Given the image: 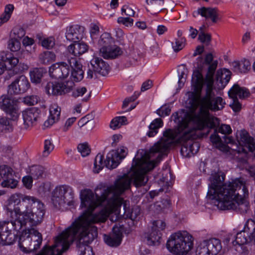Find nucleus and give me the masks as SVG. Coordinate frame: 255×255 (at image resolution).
<instances>
[{
  "mask_svg": "<svg viewBox=\"0 0 255 255\" xmlns=\"http://www.w3.org/2000/svg\"><path fill=\"white\" fill-rule=\"evenodd\" d=\"M131 168L133 170L132 177L124 174L119 178L114 186L107 188L101 196L95 195L89 189H85L81 192V206L87 208L86 211L75 221L69 227L68 230L72 229V233L68 237V242H72L75 234L79 231L89 230L86 235L91 241L98 236L97 228L92 224L105 222L108 217L112 222H116L123 216L125 218L133 220V212H130L129 202L124 200L120 195L126 190L130 188L132 180L134 183V173L137 169L135 159L133 160Z\"/></svg>",
  "mask_w": 255,
  "mask_h": 255,
  "instance_id": "obj_1",
  "label": "nucleus"
},
{
  "mask_svg": "<svg viewBox=\"0 0 255 255\" xmlns=\"http://www.w3.org/2000/svg\"><path fill=\"white\" fill-rule=\"evenodd\" d=\"M197 60L198 70L194 72L192 75L194 92L190 103L193 110L199 106L200 109L197 115L191 117L190 120H193L196 127L203 129L206 126L214 128L218 124V119L210 118L209 110H221L226 104L222 98L216 97L213 91V77L218 61L213 60V56L211 53L206 54L204 59L198 57Z\"/></svg>",
  "mask_w": 255,
  "mask_h": 255,
  "instance_id": "obj_2",
  "label": "nucleus"
},
{
  "mask_svg": "<svg viewBox=\"0 0 255 255\" xmlns=\"http://www.w3.org/2000/svg\"><path fill=\"white\" fill-rule=\"evenodd\" d=\"M195 111L192 108L191 112L186 114L184 118L181 117L178 112L173 113L171 118L175 123H178L177 130L166 129L163 132V137L150 148L148 153L140 158H134L135 165L137 166L134 173V183L135 186H144L146 184L148 180L147 172L153 169L160 161L163 153L169 149L173 140L176 137L181 134L182 139L197 137V135L194 132L195 129L203 128L196 127L193 120H189L191 117L197 115Z\"/></svg>",
  "mask_w": 255,
  "mask_h": 255,
  "instance_id": "obj_3",
  "label": "nucleus"
},
{
  "mask_svg": "<svg viewBox=\"0 0 255 255\" xmlns=\"http://www.w3.org/2000/svg\"><path fill=\"white\" fill-rule=\"evenodd\" d=\"M73 229L68 230V228L62 232L55 240V243L51 247H44L41 252L36 255H61L62 254L68 249L70 245L73 241L78 239L79 241L77 243V247L80 252V255H94L92 249L89 246L83 244V242L90 243L95 238L91 241H89V238L86 235L89 233V230L86 229L85 231H78L74 236L72 242H68V237L72 234Z\"/></svg>",
  "mask_w": 255,
  "mask_h": 255,
  "instance_id": "obj_4",
  "label": "nucleus"
},
{
  "mask_svg": "<svg viewBox=\"0 0 255 255\" xmlns=\"http://www.w3.org/2000/svg\"><path fill=\"white\" fill-rule=\"evenodd\" d=\"M247 193L248 188L245 181L242 178H237L223 184L216 192V197L211 199L219 209L225 210L228 205L239 196H242V193L245 195Z\"/></svg>",
  "mask_w": 255,
  "mask_h": 255,
  "instance_id": "obj_5",
  "label": "nucleus"
},
{
  "mask_svg": "<svg viewBox=\"0 0 255 255\" xmlns=\"http://www.w3.org/2000/svg\"><path fill=\"white\" fill-rule=\"evenodd\" d=\"M193 246V237L185 231L172 234L166 243L167 249L175 255H186Z\"/></svg>",
  "mask_w": 255,
  "mask_h": 255,
  "instance_id": "obj_6",
  "label": "nucleus"
},
{
  "mask_svg": "<svg viewBox=\"0 0 255 255\" xmlns=\"http://www.w3.org/2000/svg\"><path fill=\"white\" fill-rule=\"evenodd\" d=\"M33 197L25 196L20 193L11 195L6 202V214L9 218L19 221V217L27 213V209Z\"/></svg>",
  "mask_w": 255,
  "mask_h": 255,
  "instance_id": "obj_7",
  "label": "nucleus"
},
{
  "mask_svg": "<svg viewBox=\"0 0 255 255\" xmlns=\"http://www.w3.org/2000/svg\"><path fill=\"white\" fill-rule=\"evenodd\" d=\"M127 153L128 149L125 147H122L117 150H112L107 154L104 162L103 161L104 155L101 153L98 154L94 161V172L99 173L105 165L110 169L116 168L126 156Z\"/></svg>",
  "mask_w": 255,
  "mask_h": 255,
  "instance_id": "obj_8",
  "label": "nucleus"
},
{
  "mask_svg": "<svg viewBox=\"0 0 255 255\" xmlns=\"http://www.w3.org/2000/svg\"><path fill=\"white\" fill-rule=\"evenodd\" d=\"M27 213L19 217L18 222L21 228L27 223L30 226H36L43 221L45 214L44 204L39 200L33 197L27 209Z\"/></svg>",
  "mask_w": 255,
  "mask_h": 255,
  "instance_id": "obj_9",
  "label": "nucleus"
},
{
  "mask_svg": "<svg viewBox=\"0 0 255 255\" xmlns=\"http://www.w3.org/2000/svg\"><path fill=\"white\" fill-rule=\"evenodd\" d=\"M219 123L214 128L215 129L214 133L210 136V139L213 144L216 145V147L221 151L228 153L230 152L232 147L228 146L227 144H230L232 145L235 144V141L233 138L228 136L232 132L231 127L228 125H222L218 128H216ZM207 128L206 135L209 132L210 127L206 126L204 128Z\"/></svg>",
  "mask_w": 255,
  "mask_h": 255,
  "instance_id": "obj_10",
  "label": "nucleus"
},
{
  "mask_svg": "<svg viewBox=\"0 0 255 255\" xmlns=\"http://www.w3.org/2000/svg\"><path fill=\"white\" fill-rule=\"evenodd\" d=\"M18 221L9 218L8 220L0 221V244L3 246L13 243L17 232L21 229Z\"/></svg>",
  "mask_w": 255,
  "mask_h": 255,
  "instance_id": "obj_11",
  "label": "nucleus"
},
{
  "mask_svg": "<svg viewBox=\"0 0 255 255\" xmlns=\"http://www.w3.org/2000/svg\"><path fill=\"white\" fill-rule=\"evenodd\" d=\"M74 193L72 188L67 185L56 187L53 192L52 200L54 206L60 208L66 204L69 206L74 205Z\"/></svg>",
  "mask_w": 255,
  "mask_h": 255,
  "instance_id": "obj_12",
  "label": "nucleus"
},
{
  "mask_svg": "<svg viewBox=\"0 0 255 255\" xmlns=\"http://www.w3.org/2000/svg\"><path fill=\"white\" fill-rule=\"evenodd\" d=\"M236 137L241 148L238 147V149H233L237 150L238 152H243L247 153L248 151L253 152L255 150V140L251 136L249 133L245 129H241L237 132ZM238 148V147H237Z\"/></svg>",
  "mask_w": 255,
  "mask_h": 255,
  "instance_id": "obj_13",
  "label": "nucleus"
},
{
  "mask_svg": "<svg viewBox=\"0 0 255 255\" xmlns=\"http://www.w3.org/2000/svg\"><path fill=\"white\" fill-rule=\"evenodd\" d=\"M30 86L27 78L24 75L15 77L13 81L8 86V93L10 95H17L27 91Z\"/></svg>",
  "mask_w": 255,
  "mask_h": 255,
  "instance_id": "obj_14",
  "label": "nucleus"
},
{
  "mask_svg": "<svg viewBox=\"0 0 255 255\" xmlns=\"http://www.w3.org/2000/svg\"><path fill=\"white\" fill-rule=\"evenodd\" d=\"M0 178L3 179L1 185L3 187L14 188L18 181L14 179L13 170L6 165H0Z\"/></svg>",
  "mask_w": 255,
  "mask_h": 255,
  "instance_id": "obj_15",
  "label": "nucleus"
},
{
  "mask_svg": "<svg viewBox=\"0 0 255 255\" xmlns=\"http://www.w3.org/2000/svg\"><path fill=\"white\" fill-rule=\"evenodd\" d=\"M249 191L245 195L242 193V196H239L234 202L228 205L226 210H233L241 214L247 213L250 209V203L247 199Z\"/></svg>",
  "mask_w": 255,
  "mask_h": 255,
  "instance_id": "obj_16",
  "label": "nucleus"
},
{
  "mask_svg": "<svg viewBox=\"0 0 255 255\" xmlns=\"http://www.w3.org/2000/svg\"><path fill=\"white\" fill-rule=\"evenodd\" d=\"M0 108L9 115L12 119H16L19 115L17 104L13 100L2 96L0 97Z\"/></svg>",
  "mask_w": 255,
  "mask_h": 255,
  "instance_id": "obj_17",
  "label": "nucleus"
},
{
  "mask_svg": "<svg viewBox=\"0 0 255 255\" xmlns=\"http://www.w3.org/2000/svg\"><path fill=\"white\" fill-rule=\"evenodd\" d=\"M67 61L72 69L70 78L75 82H79L84 78V71L82 65L79 63L75 57H67Z\"/></svg>",
  "mask_w": 255,
  "mask_h": 255,
  "instance_id": "obj_18",
  "label": "nucleus"
},
{
  "mask_svg": "<svg viewBox=\"0 0 255 255\" xmlns=\"http://www.w3.org/2000/svg\"><path fill=\"white\" fill-rule=\"evenodd\" d=\"M123 238V232L118 227L113 228L112 232L109 235H104V240L106 244L112 247L119 246Z\"/></svg>",
  "mask_w": 255,
  "mask_h": 255,
  "instance_id": "obj_19",
  "label": "nucleus"
},
{
  "mask_svg": "<svg viewBox=\"0 0 255 255\" xmlns=\"http://www.w3.org/2000/svg\"><path fill=\"white\" fill-rule=\"evenodd\" d=\"M24 124L27 127L35 125L40 118L39 110L34 108L26 109L22 113Z\"/></svg>",
  "mask_w": 255,
  "mask_h": 255,
  "instance_id": "obj_20",
  "label": "nucleus"
},
{
  "mask_svg": "<svg viewBox=\"0 0 255 255\" xmlns=\"http://www.w3.org/2000/svg\"><path fill=\"white\" fill-rule=\"evenodd\" d=\"M195 13L201 15L206 19H210L213 23H216L219 18L218 10L216 7L203 6L198 8L197 11L194 12V16Z\"/></svg>",
  "mask_w": 255,
  "mask_h": 255,
  "instance_id": "obj_21",
  "label": "nucleus"
},
{
  "mask_svg": "<svg viewBox=\"0 0 255 255\" xmlns=\"http://www.w3.org/2000/svg\"><path fill=\"white\" fill-rule=\"evenodd\" d=\"M27 232L22 233L19 238L18 243L20 250L25 254H29L35 251V247L32 245V241L29 236H28Z\"/></svg>",
  "mask_w": 255,
  "mask_h": 255,
  "instance_id": "obj_22",
  "label": "nucleus"
},
{
  "mask_svg": "<svg viewBox=\"0 0 255 255\" xmlns=\"http://www.w3.org/2000/svg\"><path fill=\"white\" fill-rule=\"evenodd\" d=\"M84 27L79 25L71 26L66 33V39L73 43L79 42L83 36Z\"/></svg>",
  "mask_w": 255,
  "mask_h": 255,
  "instance_id": "obj_23",
  "label": "nucleus"
},
{
  "mask_svg": "<svg viewBox=\"0 0 255 255\" xmlns=\"http://www.w3.org/2000/svg\"><path fill=\"white\" fill-rule=\"evenodd\" d=\"M90 63L96 69V72L102 76H106L110 71L109 65L100 58L94 57Z\"/></svg>",
  "mask_w": 255,
  "mask_h": 255,
  "instance_id": "obj_24",
  "label": "nucleus"
},
{
  "mask_svg": "<svg viewBox=\"0 0 255 255\" xmlns=\"http://www.w3.org/2000/svg\"><path fill=\"white\" fill-rule=\"evenodd\" d=\"M49 113L50 116L48 119L44 123V126L47 128L53 125L59 120L61 108L57 104H52L50 107Z\"/></svg>",
  "mask_w": 255,
  "mask_h": 255,
  "instance_id": "obj_25",
  "label": "nucleus"
},
{
  "mask_svg": "<svg viewBox=\"0 0 255 255\" xmlns=\"http://www.w3.org/2000/svg\"><path fill=\"white\" fill-rule=\"evenodd\" d=\"M88 50V46L84 42H75L70 45L67 50L69 54L77 57L85 53Z\"/></svg>",
  "mask_w": 255,
  "mask_h": 255,
  "instance_id": "obj_26",
  "label": "nucleus"
},
{
  "mask_svg": "<svg viewBox=\"0 0 255 255\" xmlns=\"http://www.w3.org/2000/svg\"><path fill=\"white\" fill-rule=\"evenodd\" d=\"M222 179L223 180H221L220 176L217 174L212 177L211 183L207 193V196L209 198L214 199L216 197V192L223 185L222 181L224 180V178L222 177Z\"/></svg>",
  "mask_w": 255,
  "mask_h": 255,
  "instance_id": "obj_27",
  "label": "nucleus"
},
{
  "mask_svg": "<svg viewBox=\"0 0 255 255\" xmlns=\"http://www.w3.org/2000/svg\"><path fill=\"white\" fill-rule=\"evenodd\" d=\"M202 129H195V131L194 132L197 135V137L196 138L190 137L187 139H182L181 134L177 137H176V139H177L180 142H181L182 141H185V140H187L190 147V148H191V150L192 153V154H193V155H194L195 154H196L200 148V146L198 142H194L193 141V140L197 139L198 138H200L202 136V135H201L200 133V130Z\"/></svg>",
  "mask_w": 255,
  "mask_h": 255,
  "instance_id": "obj_28",
  "label": "nucleus"
},
{
  "mask_svg": "<svg viewBox=\"0 0 255 255\" xmlns=\"http://www.w3.org/2000/svg\"><path fill=\"white\" fill-rule=\"evenodd\" d=\"M228 95L232 99H237V97L243 99L248 97L249 92L247 89L240 87L238 85L235 84L229 91Z\"/></svg>",
  "mask_w": 255,
  "mask_h": 255,
  "instance_id": "obj_29",
  "label": "nucleus"
},
{
  "mask_svg": "<svg viewBox=\"0 0 255 255\" xmlns=\"http://www.w3.org/2000/svg\"><path fill=\"white\" fill-rule=\"evenodd\" d=\"M113 42V39L110 33L108 32L103 33L98 41L100 53L106 51V49H109Z\"/></svg>",
  "mask_w": 255,
  "mask_h": 255,
  "instance_id": "obj_30",
  "label": "nucleus"
},
{
  "mask_svg": "<svg viewBox=\"0 0 255 255\" xmlns=\"http://www.w3.org/2000/svg\"><path fill=\"white\" fill-rule=\"evenodd\" d=\"M212 255H217L222 250L221 242L216 238L211 239L204 243Z\"/></svg>",
  "mask_w": 255,
  "mask_h": 255,
  "instance_id": "obj_31",
  "label": "nucleus"
},
{
  "mask_svg": "<svg viewBox=\"0 0 255 255\" xmlns=\"http://www.w3.org/2000/svg\"><path fill=\"white\" fill-rule=\"evenodd\" d=\"M161 234L159 230L155 231L151 229L150 233L146 236V242L149 246H158L160 244Z\"/></svg>",
  "mask_w": 255,
  "mask_h": 255,
  "instance_id": "obj_32",
  "label": "nucleus"
},
{
  "mask_svg": "<svg viewBox=\"0 0 255 255\" xmlns=\"http://www.w3.org/2000/svg\"><path fill=\"white\" fill-rule=\"evenodd\" d=\"M234 72L237 73H245L251 69V63L247 59H244L240 62H234L233 63Z\"/></svg>",
  "mask_w": 255,
  "mask_h": 255,
  "instance_id": "obj_33",
  "label": "nucleus"
},
{
  "mask_svg": "<svg viewBox=\"0 0 255 255\" xmlns=\"http://www.w3.org/2000/svg\"><path fill=\"white\" fill-rule=\"evenodd\" d=\"M62 85L59 82H48L45 87V92L49 95H61Z\"/></svg>",
  "mask_w": 255,
  "mask_h": 255,
  "instance_id": "obj_34",
  "label": "nucleus"
},
{
  "mask_svg": "<svg viewBox=\"0 0 255 255\" xmlns=\"http://www.w3.org/2000/svg\"><path fill=\"white\" fill-rule=\"evenodd\" d=\"M231 75V72L226 69L219 70L217 71L216 79L217 81H220L222 87H224L229 82Z\"/></svg>",
  "mask_w": 255,
  "mask_h": 255,
  "instance_id": "obj_35",
  "label": "nucleus"
},
{
  "mask_svg": "<svg viewBox=\"0 0 255 255\" xmlns=\"http://www.w3.org/2000/svg\"><path fill=\"white\" fill-rule=\"evenodd\" d=\"M28 233V236H29L30 240L32 242H34L35 244L33 245L34 247H35V251L39 248L42 241V236L40 233L34 229H31L28 230L27 232Z\"/></svg>",
  "mask_w": 255,
  "mask_h": 255,
  "instance_id": "obj_36",
  "label": "nucleus"
},
{
  "mask_svg": "<svg viewBox=\"0 0 255 255\" xmlns=\"http://www.w3.org/2000/svg\"><path fill=\"white\" fill-rule=\"evenodd\" d=\"M46 74V70L42 68H35L30 72L31 81L33 83H40L44 75Z\"/></svg>",
  "mask_w": 255,
  "mask_h": 255,
  "instance_id": "obj_37",
  "label": "nucleus"
},
{
  "mask_svg": "<svg viewBox=\"0 0 255 255\" xmlns=\"http://www.w3.org/2000/svg\"><path fill=\"white\" fill-rule=\"evenodd\" d=\"M163 126V122L160 118L153 120L149 126V131L147 135L149 137H153L158 132V129Z\"/></svg>",
  "mask_w": 255,
  "mask_h": 255,
  "instance_id": "obj_38",
  "label": "nucleus"
},
{
  "mask_svg": "<svg viewBox=\"0 0 255 255\" xmlns=\"http://www.w3.org/2000/svg\"><path fill=\"white\" fill-rule=\"evenodd\" d=\"M45 173L44 168L40 165H32L30 167V175L33 179H38L43 177Z\"/></svg>",
  "mask_w": 255,
  "mask_h": 255,
  "instance_id": "obj_39",
  "label": "nucleus"
},
{
  "mask_svg": "<svg viewBox=\"0 0 255 255\" xmlns=\"http://www.w3.org/2000/svg\"><path fill=\"white\" fill-rule=\"evenodd\" d=\"M122 53L121 49L119 47L112 48L109 47V49H106V51L101 53L102 56L106 59L115 58Z\"/></svg>",
  "mask_w": 255,
  "mask_h": 255,
  "instance_id": "obj_40",
  "label": "nucleus"
},
{
  "mask_svg": "<svg viewBox=\"0 0 255 255\" xmlns=\"http://www.w3.org/2000/svg\"><path fill=\"white\" fill-rule=\"evenodd\" d=\"M39 58L41 63L48 64L55 61L56 56L53 52L46 51L41 53Z\"/></svg>",
  "mask_w": 255,
  "mask_h": 255,
  "instance_id": "obj_41",
  "label": "nucleus"
},
{
  "mask_svg": "<svg viewBox=\"0 0 255 255\" xmlns=\"http://www.w3.org/2000/svg\"><path fill=\"white\" fill-rule=\"evenodd\" d=\"M250 242H251L250 235L243 230L237 234L235 238V245L241 246Z\"/></svg>",
  "mask_w": 255,
  "mask_h": 255,
  "instance_id": "obj_42",
  "label": "nucleus"
},
{
  "mask_svg": "<svg viewBox=\"0 0 255 255\" xmlns=\"http://www.w3.org/2000/svg\"><path fill=\"white\" fill-rule=\"evenodd\" d=\"M61 62H57L52 64L49 69V73L51 77L57 79H61Z\"/></svg>",
  "mask_w": 255,
  "mask_h": 255,
  "instance_id": "obj_43",
  "label": "nucleus"
},
{
  "mask_svg": "<svg viewBox=\"0 0 255 255\" xmlns=\"http://www.w3.org/2000/svg\"><path fill=\"white\" fill-rule=\"evenodd\" d=\"M127 119L125 116L117 117L110 123V128L113 129L120 128L122 125L127 124Z\"/></svg>",
  "mask_w": 255,
  "mask_h": 255,
  "instance_id": "obj_44",
  "label": "nucleus"
},
{
  "mask_svg": "<svg viewBox=\"0 0 255 255\" xmlns=\"http://www.w3.org/2000/svg\"><path fill=\"white\" fill-rule=\"evenodd\" d=\"M37 37L41 41V45L47 49L52 48L55 45V39L53 37H49L42 39V37L37 35Z\"/></svg>",
  "mask_w": 255,
  "mask_h": 255,
  "instance_id": "obj_45",
  "label": "nucleus"
},
{
  "mask_svg": "<svg viewBox=\"0 0 255 255\" xmlns=\"http://www.w3.org/2000/svg\"><path fill=\"white\" fill-rule=\"evenodd\" d=\"M146 2L148 5H151L152 8L158 11H161L164 5V0H146Z\"/></svg>",
  "mask_w": 255,
  "mask_h": 255,
  "instance_id": "obj_46",
  "label": "nucleus"
},
{
  "mask_svg": "<svg viewBox=\"0 0 255 255\" xmlns=\"http://www.w3.org/2000/svg\"><path fill=\"white\" fill-rule=\"evenodd\" d=\"M54 145L51 139H46L44 142V150L42 152V156L47 157L53 150Z\"/></svg>",
  "mask_w": 255,
  "mask_h": 255,
  "instance_id": "obj_47",
  "label": "nucleus"
},
{
  "mask_svg": "<svg viewBox=\"0 0 255 255\" xmlns=\"http://www.w3.org/2000/svg\"><path fill=\"white\" fill-rule=\"evenodd\" d=\"M62 85L61 90V95L72 91L75 86V83L71 80V81H68L65 83H60Z\"/></svg>",
  "mask_w": 255,
  "mask_h": 255,
  "instance_id": "obj_48",
  "label": "nucleus"
},
{
  "mask_svg": "<svg viewBox=\"0 0 255 255\" xmlns=\"http://www.w3.org/2000/svg\"><path fill=\"white\" fill-rule=\"evenodd\" d=\"M69 66L68 62H61V79H64L69 76L71 71Z\"/></svg>",
  "mask_w": 255,
  "mask_h": 255,
  "instance_id": "obj_49",
  "label": "nucleus"
},
{
  "mask_svg": "<svg viewBox=\"0 0 255 255\" xmlns=\"http://www.w3.org/2000/svg\"><path fill=\"white\" fill-rule=\"evenodd\" d=\"M182 69H179L178 70L179 75L178 85L180 88L183 87L187 77L186 72L187 70L184 66H182Z\"/></svg>",
  "mask_w": 255,
  "mask_h": 255,
  "instance_id": "obj_50",
  "label": "nucleus"
},
{
  "mask_svg": "<svg viewBox=\"0 0 255 255\" xmlns=\"http://www.w3.org/2000/svg\"><path fill=\"white\" fill-rule=\"evenodd\" d=\"M40 101L39 97L36 95L26 96L23 98V102L28 105L33 106L37 104Z\"/></svg>",
  "mask_w": 255,
  "mask_h": 255,
  "instance_id": "obj_51",
  "label": "nucleus"
},
{
  "mask_svg": "<svg viewBox=\"0 0 255 255\" xmlns=\"http://www.w3.org/2000/svg\"><path fill=\"white\" fill-rule=\"evenodd\" d=\"M183 142L184 143L181 148V154L185 157H190L193 156L187 141L185 140Z\"/></svg>",
  "mask_w": 255,
  "mask_h": 255,
  "instance_id": "obj_52",
  "label": "nucleus"
},
{
  "mask_svg": "<svg viewBox=\"0 0 255 255\" xmlns=\"http://www.w3.org/2000/svg\"><path fill=\"white\" fill-rule=\"evenodd\" d=\"M78 150L81 153L83 157L88 155L91 151V149L87 143H80L78 145Z\"/></svg>",
  "mask_w": 255,
  "mask_h": 255,
  "instance_id": "obj_53",
  "label": "nucleus"
},
{
  "mask_svg": "<svg viewBox=\"0 0 255 255\" xmlns=\"http://www.w3.org/2000/svg\"><path fill=\"white\" fill-rule=\"evenodd\" d=\"M198 39L206 45H209L211 41V35L209 33H206L204 31H200L198 36Z\"/></svg>",
  "mask_w": 255,
  "mask_h": 255,
  "instance_id": "obj_54",
  "label": "nucleus"
},
{
  "mask_svg": "<svg viewBox=\"0 0 255 255\" xmlns=\"http://www.w3.org/2000/svg\"><path fill=\"white\" fill-rule=\"evenodd\" d=\"M247 233L250 235V233L255 231V222L252 219H248L245 224L243 229Z\"/></svg>",
  "mask_w": 255,
  "mask_h": 255,
  "instance_id": "obj_55",
  "label": "nucleus"
},
{
  "mask_svg": "<svg viewBox=\"0 0 255 255\" xmlns=\"http://www.w3.org/2000/svg\"><path fill=\"white\" fill-rule=\"evenodd\" d=\"M19 42L15 39H11L8 41V47L11 51H16L20 49Z\"/></svg>",
  "mask_w": 255,
  "mask_h": 255,
  "instance_id": "obj_56",
  "label": "nucleus"
},
{
  "mask_svg": "<svg viewBox=\"0 0 255 255\" xmlns=\"http://www.w3.org/2000/svg\"><path fill=\"white\" fill-rule=\"evenodd\" d=\"M165 226L166 224L164 221L162 220H157L153 222L151 229L155 231L159 230V233H160L161 231L165 229Z\"/></svg>",
  "mask_w": 255,
  "mask_h": 255,
  "instance_id": "obj_57",
  "label": "nucleus"
},
{
  "mask_svg": "<svg viewBox=\"0 0 255 255\" xmlns=\"http://www.w3.org/2000/svg\"><path fill=\"white\" fill-rule=\"evenodd\" d=\"M185 40L184 38L177 39L175 42V44L173 45V48L176 52L179 51L184 47V42Z\"/></svg>",
  "mask_w": 255,
  "mask_h": 255,
  "instance_id": "obj_58",
  "label": "nucleus"
},
{
  "mask_svg": "<svg viewBox=\"0 0 255 255\" xmlns=\"http://www.w3.org/2000/svg\"><path fill=\"white\" fill-rule=\"evenodd\" d=\"M196 255H212L208 248L203 243L198 247L196 250Z\"/></svg>",
  "mask_w": 255,
  "mask_h": 255,
  "instance_id": "obj_59",
  "label": "nucleus"
},
{
  "mask_svg": "<svg viewBox=\"0 0 255 255\" xmlns=\"http://www.w3.org/2000/svg\"><path fill=\"white\" fill-rule=\"evenodd\" d=\"M117 21L119 23H122L126 26L132 25L133 20L129 17H120L118 18Z\"/></svg>",
  "mask_w": 255,
  "mask_h": 255,
  "instance_id": "obj_60",
  "label": "nucleus"
},
{
  "mask_svg": "<svg viewBox=\"0 0 255 255\" xmlns=\"http://www.w3.org/2000/svg\"><path fill=\"white\" fill-rule=\"evenodd\" d=\"M0 125L4 128V129L10 131L12 127L10 124L9 120L6 117H2L0 119Z\"/></svg>",
  "mask_w": 255,
  "mask_h": 255,
  "instance_id": "obj_61",
  "label": "nucleus"
},
{
  "mask_svg": "<svg viewBox=\"0 0 255 255\" xmlns=\"http://www.w3.org/2000/svg\"><path fill=\"white\" fill-rule=\"evenodd\" d=\"M87 92V89L85 87H78L72 92V96L77 98L82 96Z\"/></svg>",
  "mask_w": 255,
  "mask_h": 255,
  "instance_id": "obj_62",
  "label": "nucleus"
},
{
  "mask_svg": "<svg viewBox=\"0 0 255 255\" xmlns=\"http://www.w3.org/2000/svg\"><path fill=\"white\" fill-rule=\"evenodd\" d=\"M33 178L30 176H26L23 177L22 182L24 186L27 189H30L32 186Z\"/></svg>",
  "mask_w": 255,
  "mask_h": 255,
  "instance_id": "obj_63",
  "label": "nucleus"
},
{
  "mask_svg": "<svg viewBox=\"0 0 255 255\" xmlns=\"http://www.w3.org/2000/svg\"><path fill=\"white\" fill-rule=\"evenodd\" d=\"M90 32L92 38L94 39V38H95V36H97L99 34V26L95 24L92 23L91 24Z\"/></svg>",
  "mask_w": 255,
  "mask_h": 255,
  "instance_id": "obj_64",
  "label": "nucleus"
}]
</instances>
